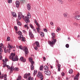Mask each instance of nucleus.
Masks as SVG:
<instances>
[{
	"label": "nucleus",
	"mask_w": 80,
	"mask_h": 80,
	"mask_svg": "<svg viewBox=\"0 0 80 80\" xmlns=\"http://www.w3.org/2000/svg\"><path fill=\"white\" fill-rule=\"evenodd\" d=\"M43 65H42L41 66H40V68H39V70H40L42 71L43 70Z\"/></svg>",
	"instance_id": "nucleus-21"
},
{
	"label": "nucleus",
	"mask_w": 80,
	"mask_h": 80,
	"mask_svg": "<svg viewBox=\"0 0 80 80\" xmlns=\"http://www.w3.org/2000/svg\"><path fill=\"white\" fill-rule=\"evenodd\" d=\"M68 15V13H67V12H65L63 14V16L65 18H67V15Z\"/></svg>",
	"instance_id": "nucleus-17"
},
{
	"label": "nucleus",
	"mask_w": 80,
	"mask_h": 80,
	"mask_svg": "<svg viewBox=\"0 0 80 80\" xmlns=\"http://www.w3.org/2000/svg\"><path fill=\"white\" fill-rule=\"evenodd\" d=\"M57 66H58L57 68H60L61 67V65L59 64H57Z\"/></svg>",
	"instance_id": "nucleus-33"
},
{
	"label": "nucleus",
	"mask_w": 80,
	"mask_h": 80,
	"mask_svg": "<svg viewBox=\"0 0 80 80\" xmlns=\"http://www.w3.org/2000/svg\"><path fill=\"white\" fill-rule=\"evenodd\" d=\"M18 48H19L20 50H23V48H22V46H19L18 47Z\"/></svg>",
	"instance_id": "nucleus-30"
},
{
	"label": "nucleus",
	"mask_w": 80,
	"mask_h": 80,
	"mask_svg": "<svg viewBox=\"0 0 80 80\" xmlns=\"http://www.w3.org/2000/svg\"><path fill=\"white\" fill-rule=\"evenodd\" d=\"M28 26H27V25L25 24L24 25V27H25V28H26V27H27Z\"/></svg>",
	"instance_id": "nucleus-61"
},
{
	"label": "nucleus",
	"mask_w": 80,
	"mask_h": 80,
	"mask_svg": "<svg viewBox=\"0 0 80 80\" xmlns=\"http://www.w3.org/2000/svg\"><path fill=\"white\" fill-rule=\"evenodd\" d=\"M10 37H8L7 38V41H10Z\"/></svg>",
	"instance_id": "nucleus-37"
},
{
	"label": "nucleus",
	"mask_w": 80,
	"mask_h": 80,
	"mask_svg": "<svg viewBox=\"0 0 80 80\" xmlns=\"http://www.w3.org/2000/svg\"><path fill=\"white\" fill-rule=\"evenodd\" d=\"M9 58L10 59H12V61L13 62L18 61L19 60L18 58V56H15V54L13 53H11V55L9 57Z\"/></svg>",
	"instance_id": "nucleus-1"
},
{
	"label": "nucleus",
	"mask_w": 80,
	"mask_h": 80,
	"mask_svg": "<svg viewBox=\"0 0 80 80\" xmlns=\"http://www.w3.org/2000/svg\"><path fill=\"white\" fill-rule=\"evenodd\" d=\"M34 48L36 50H38V48L36 46L35 47V48Z\"/></svg>",
	"instance_id": "nucleus-44"
},
{
	"label": "nucleus",
	"mask_w": 80,
	"mask_h": 80,
	"mask_svg": "<svg viewBox=\"0 0 80 80\" xmlns=\"http://www.w3.org/2000/svg\"><path fill=\"white\" fill-rule=\"evenodd\" d=\"M12 2V0H8V3H11Z\"/></svg>",
	"instance_id": "nucleus-34"
},
{
	"label": "nucleus",
	"mask_w": 80,
	"mask_h": 80,
	"mask_svg": "<svg viewBox=\"0 0 80 80\" xmlns=\"http://www.w3.org/2000/svg\"><path fill=\"white\" fill-rule=\"evenodd\" d=\"M27 7L28 10H30V5L29 4H28L27 5Z\"/></svg>",
	"instance_id": "nucleus-19"
},
{
	"label": "nucleus",
	"mask_w": 80,
	"mask_h": 80,
	"mask_svg": "<svg viewBox=\"0 0 80 80\" xmlns=\"http://www.w3.org/2000/svg\"><path fill=\"white\" fill-rule=\"evenodd\" d=\"M8 48H9V50H11V48H12V46L10 45L9 44H8Z\"/></svg>",
	"instance_id": "nucleus-20"
},
{
	"label": "nucleus",
	"mask_w": 80,
	"mask_h": 80,
	"mask_svg": "<svg viewBox=\"0 0 80 80\" xmlns=\"http://www.w3.org/2000/svg\"><path fill=\"white\" fill-rule=\"evenodd\" d=\"M12 15L13 17H16L17 16V15H16V14L14 12H12Z\"/></svg>",
	"instance_id": "nucleus-25"
},
{
	"label": "nucleus",
	"mask_w": 80,
	"mask_h": 80,
	"mask_svg": "<svg viewBox=\"0 0 80 80\" xmlns=\"http://www.w3.org/2000/svg\"><path fill=\"white\" fill-rule=\"evenodd\" d=\"M55 36H53L52 37V40L51 41H49L48 43L51 47H53V45H55L56 42H57V39H55Z\"/></svg>",
	"instance_id": "nucleus-2"
},
{
	"label": "nucleus",
	"mask_w": 80,
	"mask_h": 80,
	"mask_svg": "<svg viewBox=\"0 0 80 80\" xmlns=\"http://www.w3.org/2000/svg\"><path fill=\"white\" fill-rule=\"evenodd\" d=\"M10 49H7V52H8V53H10Z\"/></svg>",
	"instance_id": "nucleus-46"
},
{
	"label": "nucleus",
	"mask_w": 80,
	"mask_h": 80,
	"mask_svg": "<svg viewBox=\"0 0 80 80\" xmlns=\"http://www.w3.org/2000/svg\"><path fill=\"white\" fill-rule=\"evenodd\" d=\"M66 48H69V45H68V44H67L66 45Z\"/></svg>",
	"instance_id": "nucleus-39"
},
{
	"label": "nucleus",
	"mask_w": 80,
	"mask_h": 80,
	"mask_svg": "<svg viewBox=\"0 0 80 80\" xmlns=\"http://www.w3.org/2000/svg\"><path fill=\"white\" fill-rule=\"evenodd\" d=\"M60 30V28H57V29L56 30L57 32H58Z\"/></svg>",
	"instance_id": "nucleus-31"
},
{
	"label": "nucleus",
	"mask_w": 80,
	"mask_h": 80,
	"mask_svg": "<svg viewBox=\"0 0 80 80\" xmlns=\"http://www.w3.org/2000/svg\"><path fill=\"white\" fill-rule=\"evenodd\" d=\"M43 30H44V32H47V31H48L47 29H44Z\"/></svg>",
	"instance_id": "nucleus-48"
},
{
	"label": "nucleus",
	"mask_w": 80,
	"mask_h": 80,
	"mask_svg": "<svg viewBox=\"0 0 80 80\" xmlns=\"http://www.w3.org/2000/svg\"><path fill=\"white\" fill-rule=\"evenodd\" d=\"M72 72L73 71L72 70L70 69L68 72L69 73H70V74H72Z\"/></svg>",
	"instance_id": "nucleus-26"
},
{
	"label": "nucleus",
	"mask_w": 80,
	"mask_h": 80,
	"mask_svg": "<svg viewBox=\"0 0 80 80\" xmlns=\"http://www.w3.org/2000/svg\"><path fill=\"white\" fill-rule=\"evenodd\" d=\"M37 76L39 78H40H40L43 77V74H42V73L40 71L38 72V74L37 75Z\"/></svg>",
	"instance_id": "nucleus-6"
},
{
	"label": "nucleus",
	"mask_w": 80,
	"mask_h": 80,
	"mask_svg": "<svg viewBox=\"0 0 80 80\" xmlns=\"http://www.w3.org/2000/svg\"><path fill=\"white\" fill-rule=\"evenodd\" d=\"M29 35L30 38H33L34 37V35H33V33L30 31H29Z\"/></svg>",
	"instance_id": "nucleus-7"
},
{
	"label": "nucleus",
	"mask_w": 80,
	"mask_h": 80,
	"mask_svg": "<svg viewBox=\"0 0 80 80\" xmlns=\"http://www.w3.org/2000/svg\"><path fill=\"white\" fill-rule=\"evenodd\" d=\"M50 24L51 25H53V22H50Z\"/></svg>",
	"instance_id": "nucleus-52"
},
{
	"label": "nucleus",
	"mask_w": 80,
	"mask_h": 80,
	"mask_svg": "<svg viewBox=\"0 0 80 80\" xmlns=\"http://www.w3.org/2000/svg\"><path fill=\"white\" fill-rule=\"evenodd\" d=\"M58 68V71H60V68Z\"/></svg>",
	"instance_id": "nucleus-60"
},
{
	"label": "nucleus",
	"mask_w": 80,
	"mask_h": 80,
	"mask_svg": "<svg viewBox=\"0 0 80 80\" xmlns=\"http://www.w3.org/2000/svg\"><path fill=\"white\" fill-rule=\"evenodd\" d=\"M3 77L4 78H7V75L6 74L4 75Z\"/></svg>",
	"instance_id": "nucleus-55"
},
{
	"label": "nucleus",
	"mask_w": 80,
	"mask_h": 80,
	"mask_svg": "<svg viewBox=\"0 0 80 80\" xmlns=\"http://www.w3.org/2000/svg\"><path fill=\"white\" fill-rule=\"evenodd\" d=\"M24 18V16L22 15V13L21 12H19L18 13V18L19 20H21V18Z\"/></svg>",
	"instance_id": "nucleus-4"
},
{
	"label": "nucleus",
	"mask_w": 80,
	"mask_h": 80,
	"mask_svg": "<svg viewBox=\"0 0 80 80\" xmlns=\"http://www.w3.org/2000/svg\"><path fill=\"white\" fill-rule=\"evenodd\" d=\"M44 68L45 70L48 71V66H45L44 67Z\"/></svg>",
	"instance_id": "nucleus-16"
},
{
	"label": "nucleus",
	"mask_w": 80,
	"mask_h": 80,
	"mask_svg": "<svg viewBox=\"0 0 80 80\" xmlns=\"http://www.w3.org/2000/svg\"><path fill=\"white\" fill-rule=\"evenodd\" d=\"M35 43L37 46L38 47H40V46H39V42H38L36 41L35 42Z\"/></svg>",
	"instance_id": "nucleus-18"
},
{
	"label": "nucleus",
	"mask_w": 80,
	"mask_h": 80,
	"mask_svg": "<svg viewBox=\"0 0 80 80\" xmlns=\"http://www.w3.org/2000/svg\"><path fill=\"white\" fill-rule=\"evenodd\" d=\"M28 18H31V16H30V14H28Z\"/></svg>",
	"instance_id": "nucleus-32"
},
{
	"label": "nucleus",
	"mask_w": 80,
	"mask_h": 80,
	"mask_svg": "<svg viewBox=\"0 0 80 80\" xmlns=\"http://www.w3.org/2000/svg\"><path fill=\"white\" fill-rule=\"evenodd\" d=\"M29 60L30 62L32 61V59L30 58H29Z\"/></svg>",
	"instance_id": "nucleus-40"
},
{
	"label": "nucleus",
	"mask_w": 80,
	"mask_h": 80,
	"mask_svg": "<svg viewBox=\"0 0 80 80\" xmlns=\"http://www.w3.org/2000/svg\"><path fill=\"white\" fill-rule=\"evenodd\" d=\"M40 35L41 36V37H44V33H42V34H40Z\"/></svg>",
	"instance_id": "nucleus-43"
},
{
	"label": "nucleus",
	"mask_w": 80,
	"mask_h": 80,
	"mask_svg": "<svg viewBox=\"0 0 80 80\" xmlns=\"http://www.w3.org/2000/svg\"><path fill=\"white\" fill-rule=\"evenodd\" d=\"M34 23H35V24H37V23H38L37 22V21L36 19H35L34 20Z\"/></svg>",
	"instance_id": "nucleus-45"
},
{
	"label": "nucleus",
	"mask_w": 80,
	"mask_h": 80,
	"mask_svg": "<svg viewBox=\"0 0 80 80\" xmlns=\"http://www.w3.org/2000/svg\"><path fill=\"white\" fill-rule=\"evenodd\" d=\"M5 62H7V61H8V59H7V58H5V60H4Z\"/></svg>",
	"instance_id": "nucleus-49"
},
{
	"label": "nucleus",
	"mask_w": 80,
	"mask_h": 80,
	"mask_svg": "<svg viewBox=\"0 0 80 80\" xmlns=\"http://www.w3.org/2000/svg\"><path fill=\"white\" fill-rule=\"evenodd\" d=\"M31 79V77H29L28 78V80H30Z\"/></svg>",
	"instance_id": "nucleus-63"
},
{
	"label": "nucleus",
	"mask_w": 80,
	"mask_h": 80,
	"mask_svg": "<svg viewBox=\"0 0 80 80\" xmlns=\"http://www.w3.org/2000/svg\"><path fill=\"white\" fill-rule=\"evenodd\" d=\"M30 67L31 68V70H33V68H34L33 65H31Z\"/></svg>",
	"instance_id": "nucleus-27"
},
{
	"label": "nucleus",
	"mask_w": 80,
	"mask_h": 80,
	"mask_svg": "<svg viewBox=\"0 0 80 80\" xmlns=\"http://www.w3.org/2000/svg\"><path fill=\"white\" fill-rule=\"evenodd\" d=\"M18 38L19 40H20L21 39V41L23 42V41H24V42H25V38H23V37L22 35H21V36H20L19 37H18Z\"/></svg>",
	"instance_id": "nucleus-5"
},
{
	"label": "nucleus",
	"mask_w": 80,
	"mask_h": 80,
	"mask_svg": "<svg viewBox=\"0 0 80 80\" xmlns=\"http://www.w3.org/2000/svg\"><path fill=\"white\" fill-rule=\"evenodd\" d=\"M68 40H69L70 41V40H71V39H70V37H69L68 38Z\"/></svg>",
	"instance_id": "nucleus-62"
},
{
	"label": "nucleus",
	"mask_w": 80,
	"mask_h": 80,
	"mask_svg": "<svg viewBox=\"0 0 80 80\" xmlns=\"http://www.w3.org/2000/svg\"><path fill=\"white\" fill-rule=\"evenodd\" d=\"M75 19L76 20H80V15L76 16L75 17Z\"/></svg>",
	"instance_id": "nucleus-11"
},
{
	"label": "nucleus",
	"mask_w": 80,
	"mask_h": 80,
	"mask_svg": "<svg viewBox=\"0 0 80 80\" xmlns=\"http://www.w3.org/2000/svg\"><path fill=\"white\" fill-rule=\"evenodd\" d=\"M36 25H37V26H38L39 27H40V25H39V24H38V23H37V24H36Z\"/></svg>",
	"instance_id": "nucleus-50"
},
{
	"label": "nucleus",
	"mask_w": 80,
	"mask_h": 80,
	"mask_svg": "<svg viewBox=\"0 0 80 80\" xmlns=\"http://www.w3.org/2000/svg\"><path fill=\"white\" fill-rule=\"evenodd\" d=\"M2 55H0V60H2Z\"/></svg>",
	"instance_id": "nucleus-51"
},
{
	"label": "nucleus",
	"mask_w": 80,
	"mask_h": 80,
	"mask_svg": "<svg viewBox=\"0 0 80 80\" xmlns=\"http://www.w3.org/2000/svg\"><path fill=\"white\" fill-rule=\"evenodd\" d=\"M51 34L52 36H55V33H52Z\"/></svg>",
	"instance_id": "nucleus-54"
},
{
	"label": "nucleus",
	"mask_w": 80,
	"mask_h": 80,
	"mask_svg": "<svg viewBox=\"0 0 80 80\" xmlns=\"http://www.w3.org/2000/svg\"><path fill=\"white\" fill-rule=\"evenodd\" d=\"M40 28L39 27L36 28V30L38 33H40Z\"/></svg>",
	"instance_id": "nucleus-24"
},
{
	"label": "nucleus",
	"mask_w": 80,
	"mask_h": 80,
	"mask_svg": "<svg viewBox=\"0 0 80 80\" xmlns=\"http://www.w3.org/2000/svg\"><path fill=\"white\" fill-rule=\"evenodd\" d=\"M3 76H4V75L3 74H2L1 76V78H3Z\"/></svg>",
	"instance_id": "nucleus-47"
},
{
	"label": "nucleus",
	"mask_w": 80,
	"mask_h": 80,
	"mask_svg": "<svg viewBox=\"0 0 80 80\" xmlns=\"http://www.w3.org/2000/svg\"><path fill=\"white\" fill-rule=\"evenodd\" d=\"M4 53H7V50L6 49V48H4Z\"/></svg>",
	"instance_id": "nucleus-29"
},
{
	"label": "nucleus",
	"mask_w": 80,
	"mask_h": 80,
	"mask_svg": "<svg viewBox=\"0 0 80 80\" xmlns=\"http://www.w3.org/2000/svg\"><path fill=\"white\" fill-rule=\"evenodd\" d=\"M43 59H44V61H45V60H46V58L45 57H43Z\"/></svg>",
	"instance_id": "nucleus-57"
},
{
	"label": "nucleus",
	"mask_w": 80,
	"mask_h": 80,
	"mask_svg": "<svg viewBox=\"0 0 80 80\" xmlns=\"http://www.w3.org/2000/svg\"><path fill=\"white\" fill-rule=\"evenodd\" d=\"M44 73L46 74V75H50V74L51 73V72H50V71H45L44 72Z\"/></svg>",
	"instance_id": "nucleus-10"
},
{
	"label": "nucleus",
	"mask_w": 80,
	"mask_h": 80,
	"mask_svg": "<svg viewBox=\"0 0 80 80\" xmlns=\"http://www.w3.org/2000/svg\"><path fill=\"white\" fill-rule=\"evenodd\" d=\"M14 29H15L17 30V26H15L14 27Z\"/></svg>",
	"instance_id": "nucleus-56"
},
{
	"label": "nucleus",
	"mask_w": 80,
	"mask_h": 80,
	"mask_svg": "<svg viewBox=\"0 0 80 80\" xmlns=\"http://www.w3.org/2000/svg\"><path fill=\"white\" fill-rule=\"evenodd\" d=\"M78 76H79V73H78V74L74 77V79L75 80H78Z\"/></svg>",
	"instance_id": "nucleus-15"
},
{
	"label": "nucleus",
	"mask_w": 80,
	"mask_h": 80,
	"mask_svg": "<svg viewBox=\"0 0 80 80\" xmlns=\"http://www.w3.org/2000/svg\"><path fill=\"white\" fill-rule=\"evenodd\" d=\"M31 65H33V64H34L35 62L33 61H31Z\"/></svg>",
	"instance_id": "nucleus-41"
},
{
	"label": "nucleus",
	"mask_w": 80,
	"mask_h": 80,
	"mask_svg": "<svg viewBox=\"0 0 80 80\" xmlns=\"http://www.w3.org/2000/svg\"><path fill=\"white\" fill-rule=\"evenodd\" d=\"M10 72H12L13 70V65H11V68H10Z\"/></svg>",
	"instance_id": "nucleus-14"
},
{
	"label": "nucleus",
	"mask_w": 80,
	"mask_h": 80,
	"mask_svg": "<svg viewBox=\"0 0 80 80\" xmlns=\"http://www.w3.org/2000/svg\"><path fill=\"white\" fill-rule=\"evenodd\" d=\"M20 61H21V62H26V59L25 58H23V57H21L19 59Z\"/></svg>",
	"instance_id": "nucleus-9"
},
{
	"label": "nucleus",
	"mask_w": 80,
	"mask_h": 80,
	"mask_svg": "<svg viewBox=\"0 0 80 80\" xmlns=\"http://www.w3.org/2000/svg\"><path fill=\"white\" fill-rule=\"evenodd\" d=\"M23 50L25 52V55H27L28 53V48L25 47H24L23 48Z\"/></svg>",
	"instance_id": "nucleus-3"
},
{
	"label": "nucleus",
	"mask_w": 80,
	"mask_h": 80,
	"mask_svg": "<svg viewBox=\"0 0 80 80\" xmlns=\"http://www.w3.org/2000/svg\"><path fill=\"white\" fill-rule=\"evenodd\" d=\"M74 25H75V26H78V23L77 22H74L73 23Z\"/></svg>",
	"instance_id": "nucleus-36"
},
{
	"label": "nucleus",
	"mask_w": 80,
	"mask_h": 80,
	"mask_svg": "<svg viewBox=\"0 0 80 80\" xmlns=\"http://www.w3.org/2000/svg\"><path fill=\"white\" fill-rule=\"evenodd\" d=\"M2 60L3 62V67H6V66H7V62L5 61L4 59H2Z\"/></svg>",
	"instance_id": "nucleus-12"
},
{
	"label": "nucleus",
	"mask_w": 80,
	"mask_h": 80,
	"mask_svg": "<svg viewBox=\"0 0 80 80\" xmlns=\"http://www.w3.org/2000/svg\"><path fill=\"white\" fill-rule=\"evenodd\" d=\"M29 26L31 28H33V26L32 24H30L29 25Z\"/></svg>",
	"instance_id": "nucleus-35"
},
{
	"label": "nucleus",
	"mask_w": 80,
	"mask_h": 80,
	"mask_svg": "<svg viewBox=\"0 0 80 80\" xmlns=\"http://www.w3.org/2000/svg\"><path fill=\"white\" fill-rule=\"evenodd\" d=\"M58 1H59L60 3L61 4H62L63 3V2L62 1V0H58Z\"/></svg>",
	"instance_id": "nucleus-38"
},
{
	"label": "nucleus",
	"mask_w": 80,
	"mask_h": 80,
	"mask_svg": "<svg viewBox=\"0 0 80 80\" xmlns=\"http://www.w3.org/2000/svg\"><path fill=\"white\" fill-rule=\"evenodd\" d=\"M17 24L18 25H19L20 26V25H22V23L18 21Z\"/></svg>",
	"instance_id": "nucleus-28"
},
{
	"label": "nucleus",
	"mask_w": 80,
	"mask_h": 80,
	"mask_svg": "<svg viewBox=\"0 0 80 80\" xmlns=\"http://www.w3.org/2000/svg\"><path fill=\"white\" fill-rule=\"evenodd\" d=\"M18 34L19 36H21V35H22V32H21V31H18Z\"/></svg>",
	"instance_id": "nucleus-22"
},
{
	"label": "nucleus",
	"mask_w": 80,
	"mask_h": 80,
	"mask_svg": "<svg viewBox=\"0 0 80 80\" xmlns=\"http://www.w3.org/2000/svg\"><path fill=\"white\" fill-rule=\"evenodd\" d=\"M24 78H27V76L25 75H24Z\"/></svg>",
	"instance_id": "nucleus-59"
},
{
	"label": "nucleus",
	"mask_w": 80,
	"mask_h": 80,
	"mask_svg": "<svg viewBox=\"0 0 80 80\" xmlns=\"http://www.w3.org/2000/svg\"><path fill=\"white\" fill-rule=\"evenodd\" d=\"M8 69H10V66L8 65L7 66Z\"/></svg>",
	"instance_id": "nucleus-58"
},
{
	"label": "nucleus",
	"mask_w": 80,
	"mask_h": 80,
	"mask_svg": "<svg viewBox=\"0 0 80 80\" xmlns=\"http://www.w3.org/2000/svg\"><path fill=\"white\" fill-rule=\"evenodd\" d=\"M62 76V77H63L64 75H65V73L63 72H62L61 73Z\"/></svg>",
	"instance_id": "nucleus-42"
},
{
	"label": "nucleus",
	"mask_w": 80,
	"mask_h": 80,
	"mask_svg": "<svg viewBox=\"0 0 80 80\" xmlns=\"http://www.w3.org/2000/svg\"><path fill=\"white\" fill-rule=\"evenodd\" d=\"M41 80H43V77H41L40 78Z\"/></svg>",
	"instance_id": "nucleus-64"
},
{
	"label": "nucleus",
	"mask_w": 80,
	"mask_h": 80,
	"mask_svg": "<svg viewBox=\"0 0 80 80\" xmlns=\"http://www.w3.org/2000/svg\"><path fill=\"white\" fill-rule=\"evenodd\" d=\"M25 22H26V23H28V22H30V21H29V19H28V18L26 16L25 17Z\"/></svg>",
	"instance_id": "nucleus-13"
},
{
	"label": "nucleus",
	"mask_w": 80,
	"mask_h": 80,
	"mask_svg": "<svg viewBox=\"0 0 80 80\" xmlns=\"http://www.w3.org/2000/svg\"><path fill=\"white\" fill-rule=\"evenodd\" d=\"M17 80H22V77L20 76H19Z\"/></svg>",
	"instance_id": "nucleus-23"
},
{
	"label": "nucleus",
	"mask_w": 80,
	"mask_h": 80,
	"mask_svg": "<svg viewBox=\"0 0 80 80\" xmlns=\"http://www.w3.org/2000/svg\"><path fill=\"white\" fill-rule=\"evenodd\" d=\"M16 6L17 8H19L20 6V2L18 1H16Z\"/></svg>",
	"instance_id": "nucleus-8"
},
{
	"label": "nucleus",
	"mask_w": 80,
	"mask_h": 80,
	"mask_svg": "<svg viewBox=\"0 0 80 80\" xmlns=\"http://www.w3.org/2000/svg\"><path fill=\"white\" fill-rule=\"evenodd\" d=\"M37 72V70H34V73H36Z\"/></svg>",
	"instance_id": "nucleus-53"
}]
</instances>
